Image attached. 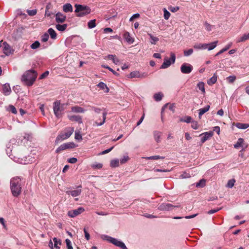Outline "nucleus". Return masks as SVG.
<instances>
[{"instance_id": "f257e3e1", "label": "nucleus", "mask_w": 249, "mask_h": 249, "mask_svg": "<svg viewBox=\"0 0 249 249\" xmlns=\"http://www.w3.org/2000/svg\"><path fill=\"white\" fill-rule=\"evenodd\" d=\"M10 189L13 196L18 197L21 192V180L17 177L12 178L10 181Z\"/></svg>"}, {"instance_id": "f03ea898", "label": "nucleus", "mask_w": 249, "mask_h": 249, "mask_svg": "<svg viewBox=\"0 0 249 249\" xmlns=\"http://www.w3.org/2000/svg\"><path fill=\"white\" fill-rule=\"evenodd\" d=\"M37 77V73L34 70L26 71L22 75L21 80L22 82L27 86H32L35 81Z\"/></svg>"}, {"instance_id": "7ed1b4c3", "label": "nucleus", "mask_w": 249, "mask_h": 249, "mask_svg": "<svg viewBox=\"0 0 249 249\" xmlns=\"http://www.w3.org/2000/svg\"><path fill=\"white\" fill-rule=\"evenodd\" d=\"M65 132L60 133L56 138L55 143L58 144L62 141L69 138L74 132V128L70 127L66 128Z\"/></svg>"}, {"instance_id": "20e7f679", "label": "nucleus", "mask_w": 249, "mask_h": 249, "mask_svg": "<svg viewBox=\"0 0 249 249\" xmlns=\"http://www.w3.org/2000/svg\"><path fill=\"white\" fill-rule=\"evenodd\" d=\"M75 12L77 13V16L81 17L86 16L90 13V9L87 6L80 4L75 5Z\"/></svg>"}, {"instance_id": "39448f33", "label": "nucleus", "mask_w": 249, "mask_h": 249, "mask_svg": "<svg viewBox=\"0 0 249 249\" xmlns=\"http://www.w3.org/2000/svg\"><path fill=\"white\" fill-rule=\"evenodd\" d=\"M92 110H94L95 112L97 113H100L103 110L102 112V117L103 121L100 123L98 122L97 121H96L94 123V125L96 126H101L103 125L106 122V116L107 115V112L105 110V109H103L100 108L96 107H90Z\"/></svg>"}, {"instance_id": "423d86ee", "label": "nucleus", "mask_w": 249, "mask_h": 249, "mask_svg": "<svg viewBox=\"0 0 249 249\" xmlns=\"http://www.w3.org/2000/svg\"><path fill=\"white\" fill-rule=\"evenodd\" d=\"M64 109L63 106H61L60 101H56L53 103V110L54 114L57 118H59L61 116L62 112Z\"/></svg>"}, {"instance_id": "0eeeda50", "label": "nucleus", "mask_w": 249, "mask_h": 249, "mask_svg": "<svg viewBox=\"0 0 249 249\" xmlns=\"http://www.w3.org/2000/svg\"><path fill=\"white\" fill-rule=\"evenodd\" d=\"M171 58L168 59L167 57H165L164 59V62L160 66V69H164L168 68L172 64H174L176 60L175 54L171 52L170 53Z\"/></svg>"}, {"instance_id": "6e6552de", "label": "nucleus", "mask_w": 249, "mask_h": 249, "mask_svg": "<svg viewBox=\"0 0 249 249\" xmlns=\"http://www.w3.org/2000/svg\"><path fill=\"white\" fill-rule=\"evenodd\" d=\"M107 240L110 242L117 247H120L122 249H127L125 244L122 241L117 240L116 238L107 236Z\"/></svg>"}, {"instance_id": "1a4fd4ad", "label": "nucleus", "mask_w": 249, "mask_h": 249, "mask_svg": "<svg viewBox=\"0 0 249 249\" xmlns=\"http://www.w3.org/2000/svg\"><path fill=\"white\" fill-rule=\"evenodd\" d=\"M76 146V145L73 142H67L61 144L59 147H58L55 152L58 153L61 152V151L67 149L72 148Z\"/></svg>"}, {"instance_id": "9d476101", "label": "nucleus", "mask_w": 249, "mask_h": 249, "mask_svg": "<svg viewBox=\"0 0 249 249\" xmlns=\"http://www.w3.org/2000/svg\"><path fill=\"white\" fill-rule=\"evenodd\" d=\"M193 68V66L191 64L184 63L181 66L180 71L183 73L189 74L192 71Z\"/></svg>"}, {"instance_id": "9b49d317", "label": "nucleus", "mask_w": 249, "mask_h": 249, "mask_svg": "<svg viewBox=\"0 0 249 249\" xmlns=\"http://www.w3.org/2000/svg\"><path fill=\"white\" fill-rule=\"evenodd\" d=\"M14 50L6 42H3V49L2 52L6 56H8L11 54L13 53Z\"/></svg>"}, {"instance_id": "f8f14e48", "label": "nucleus", "mask_w": 249, "mask_h": 249, "mask_svg": "<svg viewBox=\"0 0 249 249\" xmlns=\"http://www.w3.org/2000/svg\"><path fill=\"white\" fill-rule=\"evenodd\" d=\"M84 210L83 207H79L77 209L69 211L68 212V215L70 217L73 218L82 213Z\"/></svg>"}, {"instance_id": "ddd939ff", "label": "nucleus", "mask_w": 249, "mask_h": 249, "mask_svg": "<svg viewBox=\"0 0 249 249\" xmlns=\"http://www.w3.org/2000/svg\"><path fill=\"white\" fill-rule=\"evenodd\" d=\"M81 188V186L80 185L77 187L76 189H71L66 191V193L67 194L69 195H71L73 197H76L79 196L81 194L82 192V190L80 189Z\"/></svg>"}, {"instance_id": "4468645a", "label": "nucleus", "mask_w": 249, "mask_h": 249, "mask_svg": "<svg viewBox=\"0 0 249 249\" xmlns=\"http://www.w3.org/2000/svg\"><path fill=\"white\" fill-rule=\"evenodd\" d=\"M178 206L173 205L170 203H162L159 207L158 209L160 211H170L173 209V208L178 207Z\"/></svg>"}, {"instance_id": "2eb2a0df", "label": "nucleus", "mask_w": 249, "mask_h": 249, "mask_svg": "<svg viewBox=\"0 0 249 249\" xmlns=\"http://www.w3.org/2000/svg\"><path fill=\"white\" fill-rule=\"evenodd\" d=\"M147 76V73L145 72L141 73L139 71H133L130 73V78H144Z\"/></svg>"}, {"instance_id": "dca6fc26", "label": "nucleus", "mask_w": 249, "mask_h": 249, "mask_svg": "<svg viewBox=\"0 0 249 249\" xmlns=\"http://www.w3.org/2000/svg\"><path fill=\"white\" fill-rule=\"evenodd\" d=\"M66 20V16L60 12H58L55 15V20L57 23H63Z\"/></svg>"}, {"instance_id": "f3484780", "label": "nucleus", "mask_w": 249, "mask_h": 249, "mask_svg": "<svg viewBox=\"0 0 249 249\" xmlns=\"http://www.w3.org/2000/svg\"><path fill=\"white\" fill-rule=\"evenodd\" d=\"M213 135V132L212 131L203 133L200 135L201 137V142L204 143L207 140L209 139Z\"/></svg>"}, {"instance_id": "a211bd4d", "label": "nucleus", "mask_w": 249, "mask_h": 249, "mask_svg": "<svg viewBox=\"0 0 249 249\" xmlns=\"http://www.w3.org/2000/svg\"><path fill=\"white\" fill-rule=\"evenodd\" d=\"M68 117L71 121L76 122L79 124H82L83 123L82 117L79 115H69Z\"/></svg>"}, {"instance_id": "6ab92c4d", "label": "nucleus", "mask_w": 249, "mask_h": 249, "mask_svg": "<svg viewBox=\"0 0 249 249\" xmlns=\"http://www.w3.org/2000/svg\"><path fill=\"white\" fill-rule=\"evenodd\" d=\"M169 107V109L171 110H172V111L174 112V110H175V106L174 104H169L168 103L167 104H166L162 107V109H161V120L163 122V111L164 110V109L167 107Z\"/></svg>"}, {"instance_id": "aec40b11", "label": "nucleus", "mask_w": 249, "mask_h": 249, "mask_svg": "<svg viewBox=\"0 0 249 249\" xmlns=\"http://www.w3.org/2000/svg\"><path fill=\"white\" fill-rule=\"evenodd\" d=\"M210 108V105H207L204 108L199 109L198 111V117L200 119L201 118V116L206 112L209 111Z\"/></svg>"}, {"instance_id": "412c9836", "label": "nucleus", "mask_w": 249, "mask_h": 249, "mask_svg": "<svg viewBox=\"0 0 249 249\" xmlns=\"http://www.w3.org/2000/svg\"><path fill=\"white\" fill-rule=\"evenodd\" d=\"M3 93L5 95L10 94L11 92V88L9 84H5L2 87Z\"/></svg>"}, {"instance_id": "4be33fe9", "label": "nucleus", "mask_w": 249, "mask_h": 249, "mask_svg": "<svg viewBox=\"0 0 249 249\" xmlns=\"http://www.w3.org/2000/svg\"><path fill=\"white\" fill-rule=\"evenodd\" d=\"M71 110L75 113H84L85 110L79 106H74L71 107Z\"/></svg>"}, {"instance_id": "5701e85b", "label": "nucleus", "mask_w": 249, "mask_h": 249, "mask_svg": "<svg viewBox=\"0 0 249 249\" xmlns=\"http://www.w3.org/2000/svg\"><path fill=\"white\" fill-rule=\"evenodd\" d=\"M124 38L125 40L129 44H132L134 42V39L130 36L128 32H126L124 35Z\"/></svg>"}, {"instance_id": "b1692460", "label": "nucleus", "mask_w": 249, "mask_h": 249, "mask_svg": "<svg viewBox=\"0 0 249 249\" xmlns=\"http://www.w3.org/2000/svg\"><path fill=\"white\" fill-rule=\"evenodd\" d=\"M244 140L242 138H239L237 142L234 144V147L238 149L241 147H244Z\"/></svg>"}, {"instance_id": "393cba45", "label": "nucleus", "mask_w": 249, "mask_h": 249, "mask_svg": "<svg viewBox=\"0 0 249 249\" xmlns=\"http://www.w3.org/2000/svg\"><path fill=\"white\" fill-rule=\"evenodd\" d=\"M72 9V6L70 3L65 4L63 6V10L66 13L71 12Z\"/></svg>"}, {"instance_id": "a878e982", "label": "nucleus", "mask_w": 249, "mask_h": 249, "mask_svg": "<svg viewBox=\"0 0 249 249\" xmlns=\"http://www.w3.org/2000/svg\"><path fill=\"white\" fill-rule=\"evenodd\" d=\"M197 88L200 90L203 94L205 93V84L203 82H199L197 84Z\"/></svg>"}, {"instance_id": "bb28decb", "label": "nucleus", "mask_w": 249, "mask_h": 249, "mask_svg": "<svg viewBox=\"0 0 249 249\" xmlns=\"http://www.w3.org/2000/svg\"><path fill=\"white\" fill-rule=\"evenodd\" d=\"M194 48L196 49L205 50L208 47L207 45H206V44L198 43L194 45Z\"/></svg>"}, {"instance_id": "cd10ccee", "label": "nucleus", "mask_w": 249, "mask_h": 249, "mask_svg": "<svg viewBox=\"0 0 249 249\" xmlns=\"http://www.w3.org/2000/svg\"><path fill=\"white\" fill-rule=\"evenodd\" d=\"M48 34L50 35L51 38L55 39L56 38V33L53 28H49L48 30Z\"/></svg>"}, {"instance_id": "c85d7f7f", "label": "nucleus", "mask_w": 249, "mask_h": 249, "mask_svg": "<svg viewBox=\"0 0 249 249\" xmlns=\"http://www.w3.org/2000/svg\"><path fill=\"white\" fill-rule=\"evenodd\" d=\"M216 81H217V76L214 74L213 76V77H212L211 78H210L207 81V84L211 86V85L214 84V83H215Z\"/></svg>"}, {"instance_id": "c756f323", "label": "nucleus", "mask_w": 249, "mask_h": 249, "mask_svg": "<svg viewBox=\"0 0 249 249\" xmlns=\"http://www.w3.org/2000/svg\"><path fill=\"white\" fill-rule=\"evenodd\" d=\"M217 43H218V41H215L211 42L210 43L206 44V45H207V47H208L207 49L209 51H210V50H212L213 49L217 46Z\"/></svg>"}, {"instance_id": "7c9ffc66", "label": "nucleus", "mask_w": 249, "mask_h": 249, "mask_svg": "<svg viewBox=\"0 0 249 249\" xmlns=\"http://www.w3.org/2000/svg\"><path fill=\"white\" fill-rule=\"evenodd\" d=\"M161 135V133L160 132L155 131L154 132V139L157 142H160V139Z\"/></svg>"}, {"instance_id": "2f4dec72", "label": "nucleus", "mask_w": 249, "mask_h": 249, "mask_svg": "<svg viewBox=\"0 0 249 249\" xmlns=\"http://www.w3.org/2000/svg\"><path fill=\"white\" fill-rule=\"evenodd\" d=\"M249 39V33L247 34H244L241 37H240L237 40V42H245L246 40Z\"/></svg>"}, {"instance_id": "473e14b6", "label": "nucleus", "mask_w": 249, "mask_h": 249, "mask_svg": "<svg viewBox=\"0 0 249 249\" xmlns=\"http://www.w3.org/2000/svg\"><path fill=\"white\" fill-rule=\"evenodd\" d=\"M232 45V43L231 42L229 44H228L227 45H226L224 48H223L222 49H221L219 52H218L216 54V56H217L220 54H221L222 53H224V52H226V51H227L229 49H230V48L231 46Z\"/></svg>"}, {"instance_id": "72a5a7b5", "label": "nucleus", "mask_w": 249, "mask_h": 249, "mask_svg": "<svg viewBox=\"0 0 249 249\" xmlns=\"http://www.w3.org/2000/svg\"><path fill=\"white\" fill-rule=\"evenodd\" d=\"M235 126L239 129H245L249 127V124H243V123H237L235 124Z\"/></svg>"}, {"instance_id": "f704fd0d", "label": "nucleus", "mask_w": 249, "mask_h": 249, "mask_svg": "<svg viewBox=\"0 0 249 249\" xmlns=\"http://www.w3.org/2000/svg\"><path fill=\"white\" fill-rule=\"evenodd\" d=\"M67 26H68V25L67 24H64L63 25L58 24L56 25V28L58 31L63 32V31H64L66 29Z\"/></svg>"}, {"instance_id": "c9c22d12", "label": "nucleus", "mask_w": 249, "mask_h": 249, "mask_svg": "<svg viewBox=\"0 0 249 249\" xmlns=\"http://www.w3.org/2000/svg\"><path fill=\"white\" fill-rule=\"evenodd\" d=\"M53 241L54 242V247L56 249H60V246L61 244V242L60 240H58L56 237H54L53 238Z\"/></svg>"}, {"instance_id": "e433bc0d", "label": "nucleus", "mask_w": 249, "mask_h": 249, "mask_svg": "<svg viewBox=\"0 0 249 249\" xmlns=\"http://www.w3.org/2000/svg\"><path fill=\"white\" fill-rule=\"evenodd\" d=\"M148 35L149 36L150 38V43L152 44H156V42H158L159 40V39L156 37L152 36L151 34H148Z\"/></svg>"}, {"instance_id": "4c0bfd02", "label": "nucleus", "mask_w": 249, "mask_h": 249, "mask_svg": "<svg viewBox=\"0 0 249 249\" xmlns=\"http://www.w3.org/2000/svg\"><path fill=\"white\" fill-rule=\"evenodd\" d=\"M163 96V95L162 93L158 92V93H155L154 95V98L155 101H160L162 99Z\"/></svg>"}, {"instance_id": "58836bf2", "label": "nucleus", "mask_w": 249, "mask_h": 249, "mask_svg": "<svg viewBox=\"0 0 249 249\" xmlns=\"http://www.w3.org/2000/svg\"><path fill=\"white\" fill-rule=\"evenodd\" d=\"M144 158L146 160H159V159H162V160L164 159V157L156 155V156H150V157H145Z\"/></svg>"}, {"instance_id": "ea45409f", "label": "nucleus", "mask_w": 249, "mask_h": 249, "mask_svg": "<svg viewBox=\"0 0 249 249\" xmlns=\"http://www.w3.org/2000/svg\"><path fill=\"white\" fill-rule=\"evenodd\" d=\"M88 27L89 29H92L94 28L96 26V20L95 19H92L90 20L89 21L88 24Z\"/></svg>"}, {"instance_id": "a19ab883", "label": "nucleus", "mask_w": 249, "mask_h": 249, "mask_svg": "<svg viewBox=\"0 0 249 249\" xmlns=\"http://www.w3.org/2000/svg\"><path fill=\"white\" fill-rule=\"evenodd\" d=\"M119 165V161L117 159L112 160L110 162V166L112 167H118Z\"/></svg>"}, {"instance_id": "79ce46f5", "label": "nucleus", "mask_w": 249, "mask_h": 249, "mask_svg": "<svg viewBox=\"0 0 249 249\" xmlns=\"http://www.w3.org/2000/svg\"><path fill=\"white\" fill-rule=\"evenodd\" d=\"M235 182V180L234 179H230L228 181L226 186L228 188H231L233 187Z\"/></svg>"}, {"instance_id": "37998d69", "label": "nucleus", "mask_w": 249, "mask_h": 249, "mask_svg": "<svg viewBox=\"0 0 249 249\" xmlns=\"http://www.w3.org/2000/svg\"><path fill=\"white\" fill-rule=\"evenodd\" d=\"M205 185V180L202 179L196 183V187H203Z\"/></svg>"}, {"instance_id": "c03bdc74", "label": "nucleus", "mask_w": 249, "mask_h": 249, "mask_svg": "<svg viewBox=\"0 0 249 249\" xmlns=\"http://www.w3.org/2000/svg\"><path fill=\"white\" fill-rule=\"evenodd\" d=\"M163 13H164V18L166 19V20H167L170 17V13H169V11H168L167 10V9L166 8H164L163 10Z\"/></svg>"}, {"instance_id": "a18cd8bd", "label": "nucleus", "mask_w": 249, "mask_h": 249, "mask_svg": "<svg viewBox=\"0 0 249 249\" xmlns=\"http://www.w3.org/2000/svg\"><path fill=\"white\" fill-rule=\"evenodd\" d=\"M180 121L187 123H191L192 122V118L190 116H186L184 118H181Z\"/></svg>"}, {"instance_id": "49530a36", "label": "nucleus", "mask_w": 249, "mask_h": 249, "mask_svg": "<svg viewBox=\"0 0 249 249\" xmlns=\"http://www.w3.org/2000/svg\"><path fill=\"white\" fill-rule=\"evenodd\" d=\"M91 167L94 169H101L103 167V164L100 163H94L91 165Z\"/></svg>"}, {"instance_id": "de8ad7c7", "label": "nucleus", "mask_w": 249, "mask_h": 249, "mask_svg": "<svg viewBox=\"0 0 249 249\" xmlns=\"http://www.w3.org/2000/svg\"><path fill=\"white\" fill-rule=\"evenodd\" d=\"M97 86L102 89H107V92L108 91V89L107 87V85L104 83H103L102 82H100L98 84Z\"/></svg>"}, {"instance_id": "09e8293b", "label": "nucleus", "mask_w": 249, "mask_h": 249, "mask_svg": "<svg viewBox=\"0 0 249 249\" xmlns=\"http://www.w3.org/2000/svg\"><path fill=\"white\" fill-rule=\"evenodd\" d=\"M193 53V50L192 49H190L188 50H184L183 52V54L185 56H188L191 55Z\"/></svg>"}, {"instance_id": "8fccbe9b", "label": "nucleus", "mask_w": 249, "mask_h": 249, "mask_svg": "<svg viewBox=\"0 0 249 249\" xmlns=\"http://www.w3.org/2000/svg\"><path fill=\"white\" fill-rule=\"evenodd\" d=\"M40 46V43L38 41H36L31 45V48L32 49H36L38 48Z\"/></svg>"}, {"instance_id": "3c124183", "label": "nucleus", "mask_w": 249, "mask_h": 249, "mask_svg": "<svg viewBox=\"0 0 249 249\" xmlns=\"http://www.w3.org/2000/svg\"><path fill=\"white\" fill-rule=\"evenodd\" d=\"M49 39V34L48 33H45L41 36V41L42 42H46Z\"/></svg>"}, {"instance_id": "603ef678", "label": "nucleus", "mask_w": 249, "mask_h": 249, "mask_svg": "<svg viewBox=\"0 0 249 249\" xmlns=\"http://www.w3.org/2000/svg\"><path fill=\"white\" fill-rule=\"evenodd\" d=\"M191 177V176L190 175L187 173V172H183L181 175H180L179 176V178H190Z\"/></svg>"}, {"instance_id": "864d4df0", "label": "nucleus", "mask_w": 249, "mask_h": 249, "mask_svg": "<svg viewBox=\"0 0 249 249\" xmlns=\"http://www.w3.org/2000/svg\"><path fill=\"white\" fill-rule=\"evenodd\" d=\"M191 124V127L192 128L194 129H197L198 128V123L196 121H192Z\"/></svg>"}, {"instance_id": "5fc2aeb1", "label": "nucleus", "mask_w": 249, "mask_h": 249, "mask_svg": "<svg viewBox=\"0 0 249 249\" xmlns=\"http://www.w3.org/2000/svg\"><path fill=\"white\" fill-rule=\"evenodd\" d=\"M74 138L76 140L81 141L82 140V135L80 134V133L79 132L76 131L75 132V137Z\"/></svg>"}, {"instance_id": "6e6d98bb", "label": "nucleus", "mask_w": 249, "mask_h": 249, "mask_svg": "<svg viewBox=\"0 0 249 249\" xmlns=\"http://www.w3.org/2000/svg\"><path fill=\"white\" fill-rule=\"evenodd\" d=\"M227 81L230 83H232L236 79L235 76H229L227 78Z\"/></svg>"}, {"instance_id": "4d7b16f0", "label": "nucleus", "mask_w": 249, "mask_h": 249, "mask_svg": "<svg viewBox=\"0 0 249 249\" xmlns=\"http://www.w3.org/2000/svg\"><path fill=\"white\" fill-rule=\"evenodd\" d=\"M28 14L31 16H33L36 15L37 11L36 9L28 10L27 11Z\"/></svg>"}, {"instance_id": "13d9d810", "label": "nucleus", "mask_w": 249, "mask_h": 249, "mask_svg": "<svg viewBox=\"0 0 249 249\" xmlns=\"http://www.w3.org/2000/svg\"><path fill=\"white\" fill-rule=\"evenodd\" d=\"M169 10L171 11L172 12H176L179 9V7L178 6H170L168 7Z\"/></svg>"}, {"instance_id": "bf43d9fd", "label": "nucleus", "mask_w": 249, "mask_h": 249, "mask_svg": "<svg viewBox=\"0 0 249 249\" xmlns=\"http://www.w3.org/2000/svg\"><path fill=\"white\" fill-rule=\"evenodd\" d=\"M66 243L68 249H73L71 245V241L69 239H66Z\"/></svg>"}, {"instance_id": "052dcab7", "label": "nucleus", "mask_w": 249, "mask_h": 249, "mask_svg": "<svg viewBox=\"0 0 249 249\" xmlns=\"http://www.w3.org/2000/svg\"><path fill=\"white\" fill-rule=\"evenodd\" d=\"M129 160L128 156H125L120 160V162L121 164H124L126 162Z\"/></svg>"}, {"instance_id": "680f3d73", "label": "nucleus", "mask_w": 249, "mask_h": 249, "mask_svg": "<svg viewBox=\"0 0 249 249\" xmlns=\"http://www.w3.org/2000/svg\"><path fill=\"white\" fill-rule=\"evenodd\" d=\"M205 29L208 31H210L212 29V25H210L209 23L207 22H205L204 24Z\"/></svg>"}, {"instance_id": "e2e57ef3", "label": "nucleus", "mask_w": 249, "mask_h": 249, "mask_svg": "<svg viewBox=\"0 0 249 249\" xmlns=\"http://www.w3.org/2000/svg\"><path fill=\"white\" fill-rule=\"evenodd\" d=\"M140 14L136 13L134 14L129 19L130 21H132L135 18H139L140 17Z\"/></svg>"}, {"instance_id": "0e129e2a", "label": "nucleus", "mask_w": 249, "mask_h": 249, "mask_svg": "<svg viewBox=\"0 0 249 249\" xmlns=\"http://www.w3.org/2000/svg\"><path fill=\"white\" fill-rule=\"evenodd\" d=\"M221 209H222L221 208H218V209H216L211 210H210V211L208 212V213L209 214H211L214 213H215L217 212L218 211L220 210Z\"/></svg>"}, {"instance_id": "69168bd1", "label": "nucleus", "mask_w": 249, "mask_h": 249, "mask_svg": "<svg viewBox=\"0 0 249 249\" xmlns=\"http://www.w3.org/2000/svg\"><path fill=\"white\" fill-rule=\"evenodd\" d=\"M49 74V71H45L44 73H43L40 76V77L39 78L40 79H43L45 77H46Z\"/></svg>"}, {"instance_id": "338daca9", "label": "nucleus", "mask_w": 249, "mask_h": 249, "mask_svg": "<svg viewBox=\"0 0 249 249\" xmlns=\"http://www.w3.org/2000/svg\"><path fill=\"white\" fill-rule=\"evenodd\" d=\"M10 111L14 114H16L17 111L16 108L12 105L9 106Z\"/></svg>"}, {"instance_id": "774afa93", "label": "nucleus", "mask_w": 249, "mask_h": 249, "mask_svg": "<svg viewBox=\"0 0 249 249\" xmlns=\"http://www.w3.org/2000/svg\"><path fill=\"white\" fill-rule=\"evenodd\" d=\"M77 161V160L75 158H71L68 160V162L71 163H75Z\"/></svg>"}]
</instances>
